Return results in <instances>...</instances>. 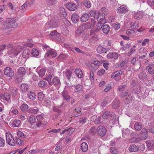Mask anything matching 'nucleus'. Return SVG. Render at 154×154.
<instances>
[{
    "mask_svg": "<svg viewBox=\"0 0 154 154\" xmlns=\"http://www.w3.org/2000/svg\"><path fill=\"white\" fill-rule=\"evenodd\" d=\"M112 26L116 30H118L120 27V24L118 23H112Z\"/></svg>",
    "mask_w": 154,
    "mask_h": 154,
    "instance_id": "09e8293b",
    "label": "nucleus"
},
{
    "mask_svg": "<svg viewBox=\"0 0 154 154\" xmlns=\"http://www.w3.org/2000/svg\"><path fill=\"white\" fill-rule=\"evenodd\" d=\"M146 70L151 75L154 74V64L152 63L149 64L146 66Z\"/></svg>",
    "mask_w": 154,
    "mask_h": 154,
    "instance_id": "0eeeda50",
    "label": "nucleus"
},
{
    "mask_svg": "<svg viewBox=\"0 0 154 154\" xmlns=\"http://www.w3.org/2000/svg\"><path fill=\"white\" fill-rule=\"evenodd\" d=\"M38 98L40 100H42L44 98V95L41 92H39L38 94Z\"/></svg>",
    "mask_w": 154,
    "mask_h": 154,
    "instance_id": "0e129e2a",
    "label": "nucleus"
},
{
    "mask_svg": "<svg viewBox=\"0 0 154 154\" xmlns=\"http://www.w3.org/2000/svg\"><path fill=\"white\" fill-rule=\"evenodd\" d=\"M21 123L20 120L18 119H15L12 122V125L14 127H18L19 126Z\"/></svg>",
    "mask_w": 154,
    "mask_h": 154,
    "instance_id": "72a5a7b5",
    "label": "nucleus"
},
{
    "mask_svg": "<svg viewBox=\"0 0 154 154\" xmlns=\"http://www.w3.org/2000/svg\"><path fill=\"white\" fill-rule=\"evenodd\" d=\"M49 35L50 36H53V37H55V36H57L58 35V38H60V40H59V41L60 42H63L64 41V38L63 37H61L59 35V33L57 32L56 30H54L53 31H51L50 32Z\"/></svg>",
    "mask_w": 154,
    "mask_h": 154,
    "instance_id": "6e6552de",
    "label": "nucleus"
},
{
    "mask_svg": "<svg viewBox=\"0 0 154 154\" xmlns=\"http://www.w3.org/2000/svg\"><path fill=\"white\" fill-rule=\"evenodd\" d=\"M129 142L131 143H137L139 142V140L137 137H132L129 139Z\"/></svg>",
    "mask_w": 154,
    "mask_h": 154,
    "instance_id": "8fccbe9b",
    "label": "nucleus"
},
{
    "mask_svg": "<svg viewBox=\"0 0 154 154\" xmlns=\"http://www.w3.org/2000/svg\"><path fill=\"white\" fill-rule=\"evenodd\" d=\"M72 72L69 69H66L65 72L66 76L68 80L70 81V78L72 76Z\"/></svg>",
    "mask_w": 154,
    "mask_h": 154,
    "instance_id": "f704fd0d",
    "label": "nucleus"
},
{
    "mask_svg": "<svg viewBox=\"0 0 154 154\" xmlns=\"http://www.w3.org/2000/svg\"><path fill=\"white\" fill-rule=\"evenodd\" d=\"M9 50L8 54L9 57H13L16 56L21 51L20 46H15L13 44H8L7 45L2 44L0 45V51H2L6 48Z\"/></svg>",
    "mask_w": 154,
    "mask_h": 154,
    "instance_id": "f257e3e1",
    "label": "nucleus"
},
{
    "mask_svg": "<svg viewBox=\"0 0 154 154\" xmlns=\"http://www.w3.org/2000/svg\"><path fill=\"white\" fill-rule=\"evenodd\" d=\"M97 132L98 134L101 136L103 137L106 134V131L104 127L100 126L97 128Z\"/></svg>",
    "mask_w": 154,
    "mask_h": 154,
    "instance_id": "7ed1b4c3",
    "label": "nucleus"
},
{
    "mask_svg": "<svg viewBox=\"0 0 154 154\" xmlns=\"http://www.w3.org/2000/svg\"><path fill=\"white\" fill-rule=\"evenodd\" d=\"M134 128L136 130L139 131L142 128L141 123L139 122H136L134 124Z\"/></svg>",
    "mask_w": 154,
    "mask_h": 154,
    "instance_id": "c756f323",
    "label": "nucleus"
},
{
    "mask_svg": "<svg viewBox=\"0 0 154 154\" xmlns=\"http://www.w3.org/2000/svg\"><path fill=\"white\" fill-rule=\"evenodd\" d=\"M28 106L25 103L23 104L20 106V109L21 110L23 111H27L28 108Z\"/></svg>",
    "mask_w": 154,
    "mask_h": 154,
    "instance_id": "a18cd8bd",
    "label": "nucleus"
},
{
    "mask_svg": "<svg viewBox=\"0 0 154 154\" xmlns=\"http://www.w3.org/2000/svg\"><path fill=\"white\" fill-rule=\"evenodd\" d=\"M89 18V15L87 13L83 14L80 18V20L82 22H85Z\"/></svg>",
    "mask_w": 154,
    "mask_h": 154,
    "instance_id": "a211bd4d",
    "label": "nucleus"
},
{
    "mask_svg": "<svg viewBox=\"0 0 154 154\" xmlns=\"http://www.w3.org/2000/svg\"><path fill=\"white\" fill-rule=\"evenodd\" d=\"M66 7L70 11H74L77 8L76 5L74 3L69 2L66 5Z\"/></svg>",
    "mask_w": 154,
    "mask_h": 154,
    "instance_id": "423d86ee",
    "label": "nucleus"
},
{
    "mask_svg": "<svg viewBox=\"0 0 154 154\" xmlns=\"http://www.w3.org/2000/svg\"><path fill=\"white\" fill-rule=\"evenodd\" d=\"M138 137L139 141L141 140H144L147 138V137L142 133H139L138 134Z\"/></svg>",
    "mask_w": 154,
    "mask_h": 154,
    "instance_id": "c9c22d12",
    "label": "nucleus"
},
{
    "mask_svg": "<svg viewBox=\"0 0 154 154\" xmlns=\"http://www.w3.org/2000/svg\"><path fill=\"white\" fill-rule=\"evenodd\" d=\"M79 16L76 14H74L71 16V20L74 23H76L79 21Z\"/></svg>",
    "mask_w": 154,
    "mask_h": 154,
    "instance_id": "4468645a",
    "label": "nucleus"
},
{
    "mask_svg": "<svg viewBox=\"0 0 154 154\" xmlns=\"http://www.w3.org/2000/svg\"><path fill=\"white\" fill-rule=\"evenodd\" d=\"M75 72L77 77L79 78H81L82 77L83 74L81 69L79 68H77L75 70Z\"/></svg>",
    "mask_w": 154,
    "mask_h": 154,
    "instance_id": "c85d7f7f",
    "label": "nucleus"
},
{
    "mask_svg": "<svg viewBox=\"0 0 154 154\" xmlns=\"http://www.w3.org/2000/svg\"><path fill=\"white\" fill-rule=\"evenodd\" d=\"M61 95L64 100H69L70 97L68 95V93L66 91L64 90L61 93Z\"/></svg>",
    "mask_w": 154,
    "mask_h": 154,
    "instance_id": "6ab92c4d",
    "label": "nucleus"
},
{
    "mask_svg": "<svg viewBox=\"0 0 154 154\" xmlns=\"http://www.w3.org/2000/svg\"><path fill=\"white\" fill-rule=\"evenodd\" d=\"M83 5L85 7L88 8H89L91 6L90 2L88 0H85L84 1Z\"/></svg>",
    "mask_w": 154,
    "mask_h": 154,
    "instance_id": "603ef678",
    "label": "nucleus"
},
{
    "mask_svg": "<svg viewBox=\"0 0 154 154\" xmlns=\"http://www.w3.org/2000/svg\"><path fill=\"white\" fill-rule=\"evenodd\" d=\"M128 150L130 152H137L140 150V149L138 146L135 144H132L129 147Z\"/></svg>",
    "mask_w": 154,
    "mask_h": 154,
    "instance_id": "9b49d317",
    "label": "nucleus"
},
{
    "mask_svg": "<svg viewBox=\"0 0 154 154\" xmlns=\"http://www.w3.org/2000/svg\"><path fill=\"white\" fill-rule=\"evenodd\" d=\"M36 118L37 119V121L43 122L44 118L41 115H37L36 116Z\"/></svg>",
    "mask_w": 154,
    "mask_h": 154,
    "instance_id": "774afa93",
    "label": "nucleus"
},
{
    "mask_svg": "<svg viewBox=\"0 0 154 154\" xmlns=\"http://www.w3.org/2000/svg\"><path fill=\"white\" fill-rule=\"evenodd\" d=\"M45 69L44 68H42L40 69L38 72V74L39 76L42 77L45 75Z\"/></svg>",
    "mask_w": 154,
    "mask_h": 154,
    "instance_id": "a19ab883",
    "label": "nucleus"
},
{
    "mask_svg": "<svg viewBox=\"0 0 154 154\" xmlns=\"http://www.w3.org/2000/svg\"><path fill=\"white\" fill-rule=\"evenodd\" d=\"M81 149L83 152H87L88 150V146L87 143H83L81 145Z\"/></svg>",
    "mask_w": 154,
    "mask_h": 154,
    "instance_id": "5701e85b",
    "label": "nucleus"
},
{
    "mask_svg": "<svg viewBox=\"0 0 154 154\" xmlns=\"http://www.w3.org/2000/svg\"><path fill=\"white\" fill-rule=\"evenodd\" d=\"M30 51L29 50L26 49L24 50L22 53V56L23 58L29 57Z\"/></svg>",
    "mask_w": 154,
    "mask_h": 154,
    "instance_id": "473e14b6",
    "label": "nucleus"
},
{
    "mask_svg": "<svg viewBox=\"0 0 154 154\" xmlns=\"http://www.w3.org/2000/svg\"><path fill=\"white\" fill-rule=\"evenodd\" d=\"M52 82L53 84L55 85H60V80L57 77L54 78L52 79Z\"/></svg>",
    "mask_w": 154,
    "mask_h": 154,
    "instance_id": "cd10ccee",
    "label": "nucleus"
},
{
    "mask_svg": "<svg viewBox=\"0 0 154 154\" xmlns=\"http://www.w3.org/2000/svg\"><path fill=\"white\" fill-rule=\"evenodd\" d=\"M89 133L92 135H94L96 133V128L95 127H92L89 131Z\"/></svg>",
    "mask_w": 154,
    "mask_h": 154,
    "instance_id": "680f3d73",
    "label": "nucleus"
},
{
    "mask_svg": "<svg viewBox=\"0 0 154 154\" xmlns=\"http://www.w3.org/2000/svg\"><path fill=\"white\" fill-rule=\"evenodd\" d=\"M109 27L108 25L106 24L103 26L102 30L103 33L107 34L109 31Z\"/></svg>",
    "mask_w": 154,
    "mask_h": 154,
    "instance_id": "b1692460",
    "label": "nucleus"
},
{
    "mask_svg": "<svg viewBox=\"0 0 154 154\" xmlns=\"http://www.w3.org/2000/svg\"><path fill=\"white\" fill-rule=\"evenodd\" d=\"M28 97L31 100H33L36 99V95L32 91H30L28 92L27 94Z\"/></svg>",
    "mask_w": 154,
    "mask_h": 154,
    "instance_id": "393cba45",
    "label": "nucleus"
},
{
    "mask_svg": "<svg viewBox=\"0 0 154 154\" xmlns=\"http://www.w3.org/2000/svg\"><path fill=\"white\" fill-rule=\"evenodd\" d=\"M122 74V72L121 71H116V72L112 74L111 77L112 78L115 79L117 81L121 79V75Z\"/></svg>",
    "mask_w": 154,
    "mask_h": 154,
    "instance_id": "39448f33",
    "label": "nucleus"
},
{
    "mask_svg": "<svg viewBox=\"0 0 154 154\" xmlns=\"http://www.w3.org/2000/svg\"><path fill=\"white\" fill-rule=\"evenodd\" d=\"M43 101L44 105L46 106H49L51 104V102L48 98H45Z\"/></svg>",
    "mask_w": 154,
    "mask_h": 154,
    "instance_id": "ea45409f",
    "label": "nucleus"
},
{
    "mask_svg": "<svg viewBox=\"0 0 154 154\" xmlns=\"http://www.w3.org/2000/svg\"><path fill=\"white\" fill-rule=\"evenodd\" d=\"M2 98L7 101H9L10 100V95L8 93H6L2 97Z\"/></svg>",
    "mask_w": 154,
    "mask_h": 154,
    "instance_id": "e433bc0d",
    "label": "nucleus"
},
{
    "mask_svg": "<svg viewBox=\"0 0 154 154\" xmlns=\"http://www.w3.org/2000/svg\"><path fill=\"white\" fill-rule=\"evenodd\" d=\"M83 26L79 27L76 31V33L77 35H79L82 34V31L81 29L83 28Z\"/></svg>",
    "mask_w": 154,
    "mask_h": 154,
    "instance_id": "69168bd1",
    "label": "nucleus"
},
{
    "mask_svg": "<svg viewBox=\"0 0 154 154\" xmlns=\"http://www.w3.org/2000/svg\"><path fill=\"white\" fill-rule=\"evenodd\" d=\"M6 139L7 143L10 146H14L16 144L15 141L11 134L10 132L6 133Z\"/></svg>",
    "mask_w": 154,
    "mask_h": 154,
    "instance_id": "f03ea898",
    "label": "nucleus"
},
{
    "mask_svg": "<svg viewBox=\"0 0 154 154\" xmlns=\"http://www.w3.org/2000/svg\"><path fill=\"white\" fill-rule=\"evenodd\" d=\"M17 73L19 76H20V75L23 76L25 75L26 73V70L25 68L23 67L19 68L18 69Z\"/></svg>",
    "mask_w": 154,
    "mask_h": 154,
    "instance_id": "dca6fc26",
    "label": "nucleus"
},
{
    "mask_svg": "<svg viewBox=\"0 0 154 154\" xmlns=\"http://www.w3.org/2000/svg\"><path fill=\"white\" fill-rule=\"evenodd\" d=\"M5 145V140L2 138L0 137V147H3Z\"/></svg>",
    "mask_w": 154,
    "mask_h": 154,
    "instance_id": "338daca9",
    "label": "nucleus"
},
{
    "mask_svg": "<svg viewBox=\"0 0 154 154\" xmlns=\"http://www.w3.org/2000/svg\"><path fill=\"white\" fill-rule=\"evenodd\" d=\"M120 102L118 99H115L112 103V107L114 109H118L120 106Z\"/></svg>",
    "mask_w": 154,
    "mask_h": 154,
    "instance_id": "2eb2a0df",
    "label": "nucleus"
},
{
    "mask_svg": "<svg viewBox=\"0 0 154 154\" xmlns=\"http://www.w3.org/2000/svg\"><path fill=\"white\" fill-rule=\"evenodd\" d=\"M10 91L12 94L13 95H16L18 92V90L16 88H12L10 89Z\"/></svg>",
    "mask_w": 154,
    "mask_h": 154,
    "instance_id": "5fc2aeb1",
    "label": "nucleus"
},
{
    "mask_svg": "<svg viewBox=\"0 0 154 154\" xmlns=\"http://www.w3.org/2000/svg\"><path fill=\"white\" fill-rule=\"evenodd\" d=\"M7 21L11 25V28H14L17 26V24L16 23L15 20L12 19L11 18L7 19Z\"/></svg>",
    "mask_w": 154,
    "mask_h": 154,
    "instance_id": "9d476101",
    "label": "nucleus"
},
{
    "mask_svg": "<svg viewBox=\"0 0 154 154\" xmlns=\"http://www.w3.org/2000/svg\"><path fill=\"white\" fill-rule=\"evenodd\" d=\"M118 11L119 13H124L126 11V9L124 7L120 6L119 8Z\"/></svg>",
    "mask_w": 154,
    "mask_h": 154,
    "instance_id": "13d9d810",
    "label": "nucleus"
},
{
    "mask_svg": "<svg viewBox=\"0 0 154 154\" xmlns=\"http://www.w3.org/2000/svg\"><path fill=\"white\" fill-rule=\"evenodd\" d=\"M115 114L113 112H111L106 111L103 114L102 117L104 119H107L111 117L114 116Z\"/></svg>",
    "mask_w": 154,
    "mask_h": 154,
    "instance_id": "1a4fd4ad",
    "label": "nucleus"
},
{
    "mask_svg": "<svg viewBox=\"0 0 154 154\" xmlns=\"http://www.w3.org/2000/svg\"><path fill=\"white\" fill-rule=\"evenodd\" d=\"M128 94H130L128 91H125L121 93L120 94V96L121 97H126L128 95Z\"/></svg>",
    "mask_w": 154,
    "mask_h": 154,
    "instance_id": "052dcab7",
    "label": "nucleus"
},
{
    "mask_svg": "<svg viewBox=\"0 0 154 154\" xmlns=\"http://www.w3.org/2000/svg\"><path fill=\"white\" fill-rule=\"evenodd\" d=\"M125 102L126 103H130L132 97L131 94H128V95L125 97Z\"/></svg>",
    "mask_w": 154,
    "mask_h": 154,
    "instance_id": "6e6d98bb",
    "label": "nucleus"
},
{
    "mask_svg": "<svg viewBox=\"0 0 154 154\" xmlns=\"http://www.w3.org/2000/svg\"><path fill=\"white\" fill-rule=\"evenodd\" d=\"M57 0H47V3L49 5H53L57 3Z\"/></svg>",
    "mask_w": 154,
    "mask_h": 154,
    "instance_id": "4d7b16f0",
    "label": "nucleus"
},
{
    "mask_svg": "<svg viewBox=\"0 0 154 154\" xmlns=\"http://www.w3.org/2000/svg\"><path fill=\"white\" fill-rule=\"evenodd\" d=\"M81 109L80 108H77L75 109L74 113H75V117L79 116L81 114Z\"/></svg>",
    "mask_w": 154,
    "mask_h": 154,
    "instance_id": "de8ad7c7",
    "label": "nucleus"
},
{
    "mask_svg": "<svg viewBox=\"0 0 154 154\" xmlns=\"http://www.w3.org/2000/svg\"><path fill=\"white\" fill-rule=\"evenodd\" d=\"M32 40L30 39L29 40L30 43H27L26 44H24L22 48L21 46H20L21 47V51L22 50V49L26 47H28L30 48H32L33 47V44L32 43Z\"/></svg>",
    "mask_w": 154,
    "mask_h": 154,
    "instance_id": "58836bf2",
    "label": "nucleus"
},
{
    "mask_svg": "<svg viewBox=\"0 0 154 154\" xmlns=\"http://www.w3.org/2000/svg\"><path fill=\"white\" fill-rule=\"evenodd\" d=\"M138 76L139 79L141 80L144 79L147 76L145 72H143L140 73L139 74Z\"/></svg>",
    "mask_w": 154,
    "mask_h": 154,
    "instance_id": "37998d69",
    "label": "nucleus"
},
{
    "mask_svg": "<svg viewBox=\"0 0 154 154\" xmlns=\"http://www.w3.org/2000/svg\"><path fill=\"white\" fill-rule=\"evenodd\" d=\"M104 14H100V15L98 17V19H99V20H98V19L97 20V21L98 22L102 24H104L106 23V20L105 19L104 17Z\"/></svg>",
    "mask_w": 154,
    "mask_h": 154,
    "instance_id": "aec40b11",
    "label": "nucleus"
},
{
    "mask_svg": "<svg viewBox=\"0 0 154 154\" xmlns=\"http://www.w3.org/2000/svg\"><path fill=\"white\" fill-rule=\"evenodd\" d=\"M46 55L48 57L51 56L52 57H55L57 56V54L53 50H51L46 53Z\"/></svg>",
    "mask_w": 154,
    "mask_h": 154,
    "instance_id": "412c9836",
    "label": "nucleus"
},
{
    "mask_svg": "<svg viewBox=\"0 0 154 154\" xmlns=\"http://www.w3.org/2000/svg\"><path fill=\"white\" fill-rule=\"evenodd\" d=\"M38 109H34L33 108H31L27 110V112L29 113L36 114L38 113Z\"/></svg>",
    "mask_w": 154,
    "mask_h": 154,
    "instance_id": "2f4dec72",
    "label": "nucleus"
},
{
    "mask_svg": "<svg viewBox=\"0 0 154 154\" xmlns=\"http://www.w3.org/2000/svg\"><path fill=\"white\" fill-rule=\"evenodd\" d=\"M135 18L137 19H139L142 17V13L141 12H138L135 14Z\"/></svg>",
    "mask_w": 154,
    "mask_h": 154,
    "instance_id": "3c124183",
    "label": "nucleus"
},
{
    "mask_svg": "<svg viewBox=\"0 0 154 154\" xmlns=\"http://www.w3.org/2000/svg\"><path fill=\"white\" fill-rule=\"evenodd\" d=\"M74 91L76 92H80L83 90V86L80 84H79L74 86Z\"/></svg>",
    "mask_w": 154,
    "mask_h": 154,
    "instance_id": "f3484780",
    "label": "nucleus"
},
{
    "mask_svg": "<svg viewBox=\"0 0 154 154\" xmlns=\"http://www.w3.org/2000/svg\"><path fill=\"white\" fill-rule=\"evenodd\" d=\"M147 147L149 149H154V141L151 140L148 142L147 143Z\"/></svg>",
    "mask_w": 154,
    "mask_h": 154,
    "instance_id": "a878e982",
    "label": "nucleus"
},
{
    "mask_svg": "<svg viewBox=\"0 0 154 154\" xmlns=\"http://www.w3.org/2000/svg\"><path fill=\"white\" fill-rule=\"evenodd\" d=\"M36 121V118L35 116H31L29 118L28 121L30 124H32L31 126L32 127V126L34 125L33 124H35V121Z\"/></svg>",
    "mask_w": 154,
    "mask_h": 154,
    "instance_id": "7c9ffc66",
    "label": "nucleus"
},
{
    "mask_svg": "<svg viewBox=\"0 0 154 154\" xmlns=\"http://www.w3.org/2000/svg\"><path fill=\"white\" fill-rule=\"evenodd\" d=\"M1 27L3 29H6L11 27V25L7 21V19L3 23L1 24L0 25Z\"/></svg>",
    "mask_w": 154,
    "mask_h": 154,
    "instance_id": "ddd939ff",
    "label": "nucleus"
},
{
    "mask_svg": "<svg viewBox=\"0 0 154 154\" xmlns=\"http://www.w3.org/2000/svg\"><path fill=\"white\" fill-rule=\"evenodd\" d=\"M47 25H48L50 28H55L57 26V24L55 20L54 19H53L49 21L47 23Z\"/></svg>",
    "mask_w": 154,
    "mask_h": 154,
    "instance_id": "f8f14e48",
    "label": "nucleus"
},
{
    "mask_svg": "<svg viewBox=\"0 0 154 154\" xmlns=\"http://www.w3.org/2000/svg\"><path fill=\"white\" fill-rule=\"evenodd\" d=\"M107 50L106 49L100 45L99 46L97 49V52L99 54L106 53Z\"/></svg>",
    "mask_w": 154,
    "mask_h": 154,
    "instance_id": "4be33fe9",
    "label": "nucleus"
},
{
    "mask_svg": "<svg viewBox=\"0 0 154 154\" xmlns=\"http://www.w3.org/2000/svg\"><path fill=\"white\" fill-rule=\"evenodd\" d=\"M43 122L40 121H37L35 122V125H36L35 127V128H36L37 127L38 128H41L43 126Z\"/></svg>",
    "mask_w": 154,
    "mask_h": 154,
    "instance_id": "49530a36",
    "label": "nucleus"
},
{
    "mask_svg": "<svg viewBox=\"0 0 154 154\" xmlns=\"http://www.w3.org/2000/svg\"><path fill=\"white\" fill-rule=\"evenodd\" d=\"M5 75L9 77H11L14 75V73L12 69L10 67H6L4 70Z\"/></svg>",
    "mask_w": 154,
    "mask_h": 154,
    "instance_id": "20e7f679",
    "label": "nucleus"
},
{
    "mask_svg": "<svg viewBox=\"0 0 154 154\" xmlns=\"http://www.w3.org/2000/svg\"><path fill=\"white\" fill-rule=\"evenodd\" d=\"M20 88L21 90L23 92L27 91L29 88L28 85L24 83L22 84L20 86Z\"/></svg>",
    "mask_w": 154,
    "mask_h": 154,
    "instance_id": "bb28decb",
    "label": "nucleus"
},
{
    "mask_svg": "<svg viewBox=\"0 0 154 154\" xmlns=\"http://www.w3.org/2000/svg\"><path fill=\"white\" fill-rule=\"evenodd\" d=\"M17 136L20 137L24 138L26 137V135L21 131H18L17 133Z\"/></svg>",
    "mask_w": 154,
    "mask_h": 154,
    "instance_id": "bf43d9fd",
    "label": "nucleus"
},
{
    "mask_svg": "<svg viewBox=\"0 0 154 154\" xmlns=\"http://www.w3.org/2000/svg\"><path fill=\"white\" fill-rule=\"evenodd\" d=\"M47 84V82L44 81H40L38 83V85L40 87H45Z\"/></svg>",
    "mask_w": 154,
    "mask_h": 154,
    "instance_id": "e2e57ef3",
    "label": "nucleus"
},
{
    "mask_svg": "<svg viewBox=\"0 0 154 154\" xmlns=\"http://www.w3.org/2000/svg\"><path fill=\"white\" fill-rule=\"evenodd\" d=\"M126 33L127 35L133 36L135 34V32L134 30L128 29L126 31Z\"/></svg>",
    "mask_w": 154,
    "mask_h": 154,
    "instance_id": "c03bdc74",
    "label": "nucleus"
},
{
    "mask_svg": "<svg viewBox=\"0 0 154 154\" xmlns=\"http://www.w3.org/2000/svg\"><path fill=\"white\" fill-rule=\"evenodd\" d=\"M31 54L33 56L36 57L38 55L39 52L36 49L33 48L32 50Z\"/></svg>",
    "mask_w": 154,
    "mask_h": 154,
    "instance_id": "79ce46f5",
    "label": "nucleus"
},
{
    "mask_svg": "<svg viewBox=\"0 0 154 154\" xmlns=\"http://www.w3.org/2000/svg\"><path fill=\"white\" fill-rule=\"evenodd\" d=\"M87 119L84 117L81 118L79 119V121L81 124L83 125L86 122Z\"/></svg>",
    "mask_w": 154,
    "mask_h": 154,
    "instance_id": "864d4df0",
    "label": "nucleus"
},
{
    "mask_svg": "<svg viewBox=\"0 0 154 154\" xmlns=\"http://www.w3.org/2000/svg\"><path fill=\"white\" fill-rule=\"evenodd\" d=\"M60 12L64 17H65L67 16V13L65 9L63 8H60L59 10Z\"/></svg>",
    "mask_w": 154,
    "mask_h": 154,
    "instance_id": "4c0bfd02",
    "label": "nucleus"
}]
</instances>
